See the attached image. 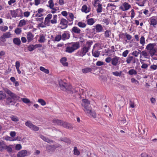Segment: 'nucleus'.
<instances>
[{
	"label": "nucleus",
	"mask_w": 157,
	"mask_h": 157,
	"mask_svg": "<svg viewBox=\"0 0 157 157\" xmlns=\"http://www.w3.org/2000/svg\"><path fill=\"white\" fill-rule=\"evenodd\" d=\"M70 35L68 33L64 32L62 35V39L63 40H65L69 38Z\"/></svg>",
	"instance_id": "5701e85b"
},
{
	"label": "nucleus",
	"mask_w": 157,
	"mask_h": 157,
	"mask_svg": "<svg viewBox=\"0 0 157 157\" xmlns=\"http://www.w3.org/2000/svg\"><path fill=\"white\" fill-rule=\"evenodd\" d=\"M45 40V36L43 34H41L40 36L39 41L40 43H44Z\"/></svg>",
	"instance_id": "e433bc0d"
},
{
	"label": "nucleus",
	"mask_w": 157,
	"mask_h": 157,
	"mask_svg": "<svg viewBox=\"0 0 157 157\" xmlns=\"http://www.w3.org/2000/svg\"><path fill=\"white\" fill-rule=\"evenodd\" d=\"M4 139L6 141H14L16 140V139H12L11 137L6 136L3 137Z\"/></svg>",
	"instance_id": "09e8293b"
},
{
	"label": "nucleus",
	"mask_w": 157,
	"mask_h": 157,
	"mask_svg": "<svg viewBox=\"0 0 157 157\" xmlns=\"http://www.w3.org/2000/svg\"><path fill=\"white\" fill-rule=\"evenodd\" d=\"M31 129L33 131H37L39 130V128L37 126L33 124Z\"/></svg>",
	"instance_id": "bf43d9fd"
},
{
	"label": "nucleus",
	"mask_w": 157,
	"mask_h": 157,
	"mask_svg": "<svg viewBox=\"0 0 157 157\" xmlns=\"http://www.w3.org/2000/svg\"><path fill=\"white\" fill-rule=\"evenodd\" d=\"M125 35L126 36V38L128 40H130L132 39V36L129 34H128L127 33H125Z\"/></svg>",
	"instance_id": "774afa93"
},
{
	"label": "nucleus",
	"mask_w": 157,
	"mask_h": 157,
	"mask_svg": "<svg viewBox=\"0 0 157 157\" xmlns=\"http://www.w3.org/2000/svg\"><path fill=\"white\" fill-rule=\"evenodd\" d=\"M3 90L5 93L12 98H8L6 99V103L8 105H14L15 104V102L13 101V98H16L17 96L7 88H4Z\"/></svg>",
	"instance_id": "20e7f679"
},
{
	"label": "nucleus",
	"mask_w": 157,
	"mask_h": 157,
	"mask_svg": "<svg viewBox=\"0 0 157 157\" xmlns=\"http://www.w3.org/2000/svg\"><path fill=\"white\" fill-rule=\"evenodd\" d=\"M6 144L3 141L0 142V151L2 152L5 150Z\"/></svg>",
	"instance_id": "aec40b11"
},
{
	"label": "nucleus",
	"mask_w": 157,
	"mask_h": 157,
	"mask_svg": "<svg viewBox=\"0 0 157 157\" xmlns=\"http://www.w3.org/2000/svg\"><path fill=\"white\" fill-rule=\"evenodd\" d=\"M21 100L25 103H28L30 102L29 100L27 98H21Z\"/></svg>",
	"instance_id": "052dcab7"
},
{
	"label": "nucleus",
	"mask_w": 157,
	"mask_h": 157,
	"mask_svg": "<svg viewBox=\"0 0 157 157\" xmlns=\"http://www.w3.org/2000/svg\"><path fill=\"white\" fill-rule=\"evenodd\" d=\"M61 126L68 129H71L73 128L72 124L63 121Z\"/></svg>",
	"instance_id": "a211bd4d"
},
{
	"label": "nucleus",
	"mask_w": 157,
	"mask_h": 157,
	"mask_svg": "<svg viewBox=\"0 0 157 157\" xmlns=\"http://www.w3.org/2000/svg\"><path fill=\"white\" fill-rule=\"evenodd\" d=\"M41 47V45L40 44H36L35 45L31 44L29 45L28 48V50L30 52L33 51L36 48L40 47Z\"/></svg>",
	"instance_id": "ddd939ff"
},
{
	"label": "nucleus",
	"mask_w": 157,
	"mask_h": 157,
	"mask_svg": "<svg viewBox=\"0 0 157 157\" xmlns=\"http://www.w3.org/2000/svg\"><path fill=\"white\" fill-rule=\"evenodd\" d=\"M40 137L43 140L51 144L53 143V141L52 140L49 139L48 138L42 135H40Z\"/></svg>",
	"instance_id": "412c9836"
},
{
	"label": "nucleus",
	"mask_w": 157,
	"mask_h": 157,
	"mask_svg": "<svg viewBox=\"0 0 157 157\" xmlns=\"http://www.w3.org/2000/svg\"><path fill=\"white\" fill-rule=\"evenodd\" d=\"M77 25L80 28H84L86 27V25L84 22L80 21L78 22Z\"/></svg>",
	"instance_id": "f704fd0d"
},
{
	"label": "nucleus",
	"mask_w": 157,
	"mask_h": 157,
	"mask_svg": "<svg viewBox=\"0 0 157 157\" xmlns=\"http://www.w3.org/2000/svg\"><path fill=\"white\" fill-rule=\"evenodd\" d=\"M16 2L15 0H10L8 2V4L9 5L12 6V4Z\"/></svg>",
	"instance_id": "69168bd1"
},
{
	"label": "nucleus",
	"mask_w": 157,
	"mask_h": 157,
	"mask_svg": "<svg viewBox=\"0 0 157 157\" xmlns=\"http://www.w3.org/2000/svg\"><path fill=\"white\" fill-rule=\"evenodd\" d=\"M131 7V6L127 2H124L120 7V8L123 11L127 10Z\"/></svg>",
	"instance_id": "f8f14e48"
},
{
	"label": "nucleus",
	"mask_w": 157,
	"mask_h": 157,
	"mask_svg": "<svg viewBox=\"0 0 157 157\" xmlns=\"http://www.w3.org/2000/svg\"><path fill=\"white\" fill-rule=\"evenodd\" d=\"M87 23L88 25H92L95 22V21L94 18H91L87 20Z\"/></svg>",
	"instance_id": "2f4dec72"
},
{
	"label": "nucleus",
	"mask_w": 157,
	"mask_h": 157,
	"mask_svg": "<svg viewBox=\"0 0 157 157\" xmlns=\"http://www.w3.org/2000/svg\"><path fill=\"white\" fill-rule=\"evenodd\" d=\"M81 10L82 12H84L86 13H88L90 11V9L88 8L87 6L85 5L82 6Z\"/></svg>",
	"instance_id": "b1692460"
},
{
	"label": "nucleus",
	"mask_w": 157,
	"mask_h": 157,
	"mask_svg": "<svg viewBox=\"0 0 157 157\" xmlns=\"http://www.w3.org/2000/svg\"><path fill=\"white\" fill-rule=\"evenodd\" d=\"M76 55L77 56L80 57H83L85 55L83 53L82 51H79L76 53Z\"/></svg>",
	"instance_id": "5fc2aeb1"
},
{
	"label": "nucleus",
	"mask_w": 157,
	"mask_h": 157,
	"mask_svg": "<svg viewBox=\"0 0 157 157\" xmlns=\"http://www.w3.org/2000/svg\"><path fill=\"white\" fill-rule=\"evenodd\" d=\"M12 145L7 146L6 145V147L5 150H7V151L8 152H11L12 151Z\"/></svg>",
	"instance_id": "4c0bfd02"
},
{
	"label": "nucleus",
	"mask_w": 157,
	"mask_h": 157,
	"mask_svg": "<svg viewBox=\"0 0 157 157\" xmlns=\"http://www.w3.org/2000/svg\"><path fill=\"white\" fill-rule=\"evenodd\" d=\"M10 117L11 120L14 122H17L19 121V118L16 116L12 115Z\"/></svg>",
	"instance_id": "ea45409f"
},
{
	"label": "nucleus",
	"mask_w": 157,
	"mask_h": 157,
	"mask_svg": "<svg viewBox=\"0 0 157 157\" xmlns=\"http://www.w3.org/2000/svg\"><path fill=\"white\" fill-rule=\"evenodd\" d=\"M86 114L89 116H91L93 118H95L96 117V114L94 112L92 111L91 108L90 109V111L89 113H85Z\"/></svg>",
	"instance_id": "393cba45"
},
{
	"label": "nucleus",
	"mask_w": 157,
	"mask_h": 157,
	"mask_svg": "<svg viewBox=\"0 0 157 157\" xmlns=\"http://www.w3.org/2000/svg\"><path fill=\"white\" fill-rule=\"evenodd\" d=\"M138 59L132 56H128L127 58L126 62L128 64H129L131 62L133 64L135 63L136 61H137Z\"/></svg>",
	"instance_id": "9b49d317"
},
{
	"label": "nucleus",
	"mask_w": 157,
	"mask_h": 157,
	"mask_svg": "<svg viewBox=\"0 0 157 157\" xmlns=\"http://www.w3.org/2000/svg\"><path fill=\"white\" fill-rule=\"evenodd\" d=\"M128 73L130 75H136L137 73L136 71L133 69H132L128 71Z\"/></svg>",
	"instance_id": "79ce46f5"
},
{
	"label": "nucleus",
	"mask_w": 157,
	"mask_h": 157,
	"mask_svg": "<svg viewBox=\"0 0 157 157\" xmlns=\"http://www.w3.org/2000/svg\"><path fill=\"white\" fill-rule=\"evenodd\" d=\"M145 39L144 36H141L140 39V43L143 46H144L145 45Z\"/></svg>",
	"instance_id": "37998d69"
},
{
	"label": "nucleus",
	"mask_w": 157,
	"mask_h": 157,
	"mask_svg": "<svg viewBox=\"0 0 157 157\" xmlns=\"http://www.w3.org/2000/svg\"><path fill=\"white\" fill-rule=\"evenodd\" d=\"M68 21L64 18L62 19L59 24V27L62 29H65L67 27Z\"/></svg>",
	"instance_id": "1a4fd4ad"
},
{
	"label": "nucleus",
	"mask_w": 157,
	"mask_h": 157,
	"mask_svg": "<svg viewBox=\"0 0 157 157\" xmlns=\"http://www.w3.org/2000/svg\"><path fill=\"white\" fill-rule=\"evenodd\" d=\"M83 53L85 55L86 53L88 52L89 49L87 48L86 47L84 46L83 48H82V50Z\"/></svg>",
	"instance_id": "de8ad7c7"
},
{
	"label": "nucleus",
	"mask_w": 157,
	"mask_h": 157,
	"mask_svg": "<svg viewBox=\"0 0 157 157\" xmlns=\"http://www.w3.org/2000/svg\"><path fill=\"white\" fill-rule=\"evenodd\" d=\"M97 33H100L102 32L103 28L102 25L99 24H98L94 26Z\"/></svg>",
	"instance_id": "2eb2a0df"
},
{
	"label": "nucleus",
	"mask_w": 157,
	"mask_h": 157,
	"mask_svg": "<svg viewBox=\"0 0 157 157\" xmlns=\"http://www.w3.org/2000/svg\"><path fill=\"white\" fill-rule=\"evenodd\" d=\"M129 51L128 50H126L124 52L122 53V56L124 57H126L127 56V55Z\"/></svg>",
	"instance_id": "338daca9"
},
{
	"label": "nucleus",
	"mask_w": 157,
	"mask_h": 157,
	"mask_svg": "<svg viewBox=\"0 0 157 157\" xmlns=\"http://www.w3.org/2000/svg\"><path fill=\"white\" fill-rule=\"evenodd\" d=\"M82 105L84 107L83 110L85 113H89L91 108L90 101L87 99L82 100Z\"/></svg>",
	"instance_id": "423d86ee"
},
{
	"label": "nucleus",
	"mask_w": 157,
	"mask_h": 157,
	"mask_svg": "<svg viewBox=\"0 0 157 157\" xmlns=\"http://www.w3.org/2000/svg\"><path fill=\"white\" fill-rule=\"evenodd\" d=\"M110 19L108 18H105L102 20V22H103V24L108 25L109 23Z\"/></svg>",
	"instance_id": "a18cd8bd"
},
{
	"label": "nucleus",
	"mask_w": 157,
	"mask_h": 157,
	"mask_svg": "<svg viewBox=\"0 0 157 157\" xmlns=\"http://www.w3.org/2000/svg\"><path fill=\"white\" fill-rule=\"evenodd\" d=\"M48 5H47L50 9H52L51 13H54L56 12V11L59 10V7H54V4L52 0H49L48 2Z\"/></svg>",
	"instance_id": "0eeeda50"
},
{
	"label": "nucleus",
	"mask_w": 157,
	"mask_h": 157,
	"mask_svg": "<svg viewBox=\"0 0 157 157\" xmlns=\"http://www.w3.org/2000/svg\"><path fill=\"white\" fill-rule=\"evenodd\" d=\"M150 25H151L155 26L157 24V17L154 16L150 18Z\"/></svg>",
	"instance_id": "4468645a"
},
{
	"label": "nucleus",
	"mask_w": 157,
	"mask_h": 157,
	"mask_svg": "<svg viewBox=\"0 0 157 157\" xmlns=\"http://www.w3.org/2000/svg\"><path fill=\"white\" fill-rule=\"evenodd\" d=\"M24 16L25 17H28L30 14V13L28 11L25 12L24 13Z\"/></svg>",
	"instance_id": "680f3d73"
},
{
	"label": "nucleus",
	"mask_w": 157,
	"mask_h": 157,
	"mask_svg": "<svg viewBox=\"0 0 157 157\" xmlns=\"http://www.w3.org/2000/svg\"><path fill=\"white\" fill-rule=\"evenodd\" d=\"M62 39L61 35H58L56 36L55 37L54 40L56 41H59Z\"/></svg>",
	"instance_id": "603ef678"
},
{
	"label": "nucleus",
	"mask_w": 157,
	"mask_h": 157,
	"mask_svg": "<svg viewBox=\"0 0 157 157\" xmlns=\"http://www.w3.org/2000/svg\"><path fill=\"white\" fill-rule=\"evenodd\" d=\"M61 90L64 91H67L70 93L72 94L75 93L76 95H78V97H80V94L83 92L82 89L76 87L74 88H72L71 85L67 86V83L65 82L64 84L60 86Z\"/></svg>",
	"instance_id": "f257e3e1"
},
{
	"label": "nucleus",
	"mask_w": 157,
	"mask_h": 157,
	"mask_svg": "<svg viewBox=\"0 0 157 157\" xmlns=\"http://www.w3.org/2000/svg\"><path fill=\"white\" fill-rule=\"evenodd\" d=\"M6 97V94L3 91H0V100L4 99Z\"/></svg>",
	"instance_id": "c9c22d12"
},
{
	"label": "nucleus",
	"mask_w": 157,
	"mask_h": 157,
	"mask_svg": "<svg viewBox=\"0 0 157 157\" xmlns=\"http://www.w3.org/2000/svg\"><path fill=\"white\" fill-rule=\"evenodd\" d=\"M120 63V58L118 57L115 56L112 58L111 64L113 66H118Z\"/></svg>",
	"instance_id": "9d476101"
},
{
	"label": "nucleus",
	"mask_w": 157,
	"mask_h": 157,
	"mask_svg": "<svg viewBox=\"0 0 157 157\" xmlns=\"http://www.w3.org/2000/svg\"><path fill=\"white\" fill-rule=\"evenodd\" d=\"M150 69L152 70H155L157 69V65L153 64L151 65L150 67Z\"/></svg>",
	"instance_id": "0e129e2a"
},
{
	"label": "nucleus",
	"mask_w": 157,
	"mask_h": 157,
	"mask_svg": "<svg viewBox=\"0 0 157 157\" xmlns=\"http://www.w3.org/2000/svg\"><path fill=\"white\" fill-rule=\"evenodd\" d=\"M40 70L46 74H48L49 72V71L48 69H47L42 66L40 67Z\"/></svg>",
	"instance_id": "c03bdc74"
},
{
	"label": "nucleus",
	"mask_w": 157,
	"mask_h": 157,
	"mask_svg": "<svg viewBox=\"0 0 157 157\" xmlns=\"http://www.w3.org/2000/svg\"><path fill=\"white\" fill-rule=\"evenodd\" d=\"M34 35L30 32L27 33V38L28 42H30L33 39Z\"/></svg>",
	"instance_id": "dca6fc26"
},
{
	"label": "nucleus",
	"mask_w": 157,
	"mask_h": 157,
	"mask_svg": "<svg viewBox=\"0 0 157 157\" xmlns=\"http://www.w3.org/2000/svg\"><path fill=\"white\" fill-rule=\"evenodd\" d=\"M22 148V146L21 144H17L16 145L15 149L17 150H19Z\"/></svg>",
	"instance_id": "e2e57ef3"
},
{
	"label": "nucleus",
	"mask_w": 157,
	"mask_h": 157,
	"mask_svg": "<svg viewBox=\"0 0 157 157\" xmlns=\"http://www.w3.org/2000/svg\"><path fill=\"white\" fill-rule=\"evenodd\" d=\"M8 29V27L6 26H2L0 27V30L4 32H5Z\"/></svg>",
	"instance_id": "864d4df0"
},
{
	"label": "nucleus",
	"mask_w": 157,
	"mask_h": 157,
	"mask_svg": "<svg viewBox=\"0 0 157 157\" xmlns=\"http://www.w3.org/2000/svg\"><path fill=\"white\" fill-rule=\"evenodd\" d=\"M20 10L21 12H22V10H19L18 9H17L16 10H11V14L12 16L13 17H15L17 16V13L16 12V11Z\"/></svg>",
	"instance_id": "cd10ccee"
},
{
	"label": "nucleus",
	"mask_w": 157,
	"mask_h": 157,
	"mask_svg": "<svg viewBox=\"0 0 157 157\" xmlns=\"http://www.w3.org/2000/svg\"><path fill=\"white\" fill-rule=\"evenodd\" d=\"M98 8L97 9V11L98 13H100L102 12V7L101 4L97 6Z\"/></svg>",
	"instance_id": "6e6d98bb"
},
{
	"label": "nucleus",
	"mask_w": 157,
	"mask_h": 157,
	"mask_svg": "<svg viewBox=\"0 0 157 157\" xmlns=\"http://www.w3.org/2000/svg\"><path fill=\"white\" fill-rule=\"evenodd\" d=\"M71 32L73 33L79 34L81 32V30L78 27L74 26L71 29Z\"/></svg>",
	"instance_id": "6ab92c4d"
},
{
	"label": "nucleus",
	"mask_w": 157,
	"mask_h": 157,
	"mask_svg": "<svg viewBox=\"0 0 157 157\" xmlns=\"http://www.w3.org/2000/svg\"><path fill=\"white\" fill-rule=\"evenodd\" d=\"M110 32L108 30H106L105 33V36L106 38L109 37L110 34Z\"/></svg>",
	"instance_id": "4d7b16f0"
},
{
	"label": "nucleus",
	"mask_w": 157,
	"mask_h": 157,
	"mask_svg": "<svg viewBox=\"0 0 157 157\" xmlns=\"http://www.w3.org/2000/svg\"><path fill=\"white\" fill-rule=\"evenodd\" d=\"M25 124L26 126L29 127L30 129L32 127V126L33 125V124L32 123V122L29 121L26 122H25Z\"/></svg>",
	"instance_id": "8fccbe9b"
},
{
	"label": "nucleus",
	"mask_w": 157,
	"mask_h": 157,
	"mask_svg": "<svg viewBox=\"0 0 157 157\" xmlns=\"http://www.w3.org/2000/svg\"><path fill=\"white\" fill-rule=\"evenodd\" d=\"M12 35L10 32H7L3 34L1 37V38L3 39H5L6 38H8L12 37Z\"/></svg>",
	"instance_id": "f3484780"
},
{
	"label": "nucleus",
	"mask_w": 157,
	"mask_h": 157,
	"mask_svg": "<svg viewBox=\"0 0 157 157\" xmlns=\"http://www.w3.org/2000/svg\"><path fill=\"white\" fill-rule=\"evenodd\" d=\"M30 154L29 152L23 150L19 151L17 154V157H24Z\"/></svg>",
	"instance_id": "6e6552de"
},
{
	"label": "nucleus",
	"mask_w": 157,
	"mask_h": 157,
	"mask_svg": "<svg viewBox=\"0 0 157 157\" xmlns=\"http://www.w3.org/2000/svg\"><path fill=\"white\" fill-rule=\"evenodd\" d=\"M93 44V42L91 40H89L87 41L86 42V44L85 46L87 48H88L89 50L90 48Z\"/></svg>",
	"instance_id": "72a5a7b5"
},
{
	"label": "nucleus",
	"mask_w": 157,
	"mask_h": 157,
	"mask_svg": "<svg viewBox=\"0 0 157 157\" xmlns=\"http://www.w3.org/2000/svg\"><path fill=\"white\" fill-rule=\"evenodd\" d=\"M28 21L24 19L21 20L19 22L18 25V26L21 27L27 24Z\"/></svg>",
	"instance_id": "4be33fe9"
},
{
	"label": "nucleus",
	"mask_w": 157,
	"mask_h": 157,
	"mask_svg": "<svg viewBox=\"0 0 157 157\" xmlns=\"http://www.w3.org/2000/svg\"><path fill=\"white\" fill-rule=\"evenodd\" d=\"M63 121L57 119H54L53 120V122L55 124L61 126Z\"/></svg>",
	"instance_id": "bb28decb"
},
{
	"label": "nucleus",
	"mask_w": 157,
	"mask_h": 157,
	"mask_svg": "<svg viewBox=\"0 0 157 157\" xmlns=\"http://www.w3.org/2000/svg\"><path fill=\"white\" fill-rule=\"evenodd\" d=\"M22 30L20 28H17L15 30V33L17 34H19L21 33Z\"/></svg>",
	"instance_id": "13d9d810"
},
{
	"label": "nucleus",
	"mask_w": 157,
	"mask_h": 157,
	"mask_svg": "<svg viewBox=\"0 0 157 157\" xmlns=\"http://www.w3.org/2000/svg\"><path fill=\"white\" fill-rule=\"evenodd\" d=\"M101 0H94V3L93 4L94 6L95 7H96L99 5H101V4H100V2Z\"/></svg>",
	"instance_id": "3c124183"
},
{
	"label": "nucleus",
	"mask_w": 157,
	"mask_h": 157,
	"mask_svg": "<svg viewBox=\"0 0 157 157\" xmlns=\"http://www.w3.org/2000/svg\"><path fill=\"white\" fill-rule=\"evenodd\" d=\"M73 151L74 154L75 155H78L80 154V152L78 149L77 147H74Z\"/></svg>",
	"instance_id": "58836bf2"
},
{
	"label": "nucleus",
	"mask_w": 157,
	"mask_h": 157,
	"mask_svg": "<svg viewBox=\"0 0 157 157\" xmlns=\"http://www.w3.org/2000/svg\"><path fill=\"white\" fill-rule=\"evenodd\" d=\"M92 54L93 56L95 57H98L100 55V52L97 51H94L93 50Z\"/></svg>",
	"instance_id": "a19ab883"
},
{
	"label": "nucleus",
	"mask_w": 157,
	"mask_h": 157,
	"mask_svg": "<svg viewBox=\"0 0 157 157\" xmlns=\"http://www.w3.org/2000/svg\"><path fill=\"white\" fill-rule=\"evenodd\" d=\"M52 15L51 13L48 14L45 18L44 24L47 26L50 25L51 23L52 24H56L57 23V15H54L52 19Z\"/></svg>",
	"instance_id": "f03ea898"
},
{
	"label": "nucleus",
	"mask_w": 157,
	"mask_h": 157,
	"mask_svg": "<svg viewBox=\"0 0 157 157\" xmlns=\"http://www.w3.org/2000/svg\"><path fill=\"white\" fill-rule=\"evenodd\" d=\"M79 47L80 45L78 42H72L68 44L66 48L65 51L69 53H71Z\"/></svg>",
	"instance_id": "39448f33"
},
{
	"label": "nucleus",
	"mask_w": 157,
	"mask_h": 157,
	"mask_svg": "<svg viewBox=\"0 0 157 157\" xmlns=\"http://www.w3.org/2000/svg\"><path fill=\"white\" fill-rule=\"evenodd\" d=\"M122 71H116L112 72V74L114 76L117 77H121L122 75Z\"/></svg>",
	"instance_id": "473e14b6"
},
{
	"label": "nucleus",
	"mask_w": 157,
	"mask_h": 157,
	"mask_svg": "<svg viewBox=\"0 0 157 157\" xmlns=\"http://www.w3.org/2000/svg\"><path fill=\"white\" fill-rule=\"evenodd\" d=\"M13 43L16 45H19L21 43L20 39L18 38H15L13 39Z\"/></svg>",
	"instance_id": "a878e982"
},
{
	"label": "nucleus",
	"mask_w": 157,
	"mask_h": 157,
	"mask_svg": "<svg viewBox=\"0 0 157 157\" xmlns=\"http://www.w3.org/2000/svg\"><path fill=\"white\" fill-rule=\"evenodd\" d=\"M141 55L145 58H148L149 55L146 51H143L141 52Z\"/></svg>",
	"instance_id": "c756f323"
},
{
	"label": "nucleus",
	"mask_w": 157,
	"mask_h": 157,
	"mask_svg": "<svg viewBox=\"0 0 157 157\" xmlns=\"http://www.w3.org/2000/svg\"><path fill=\"white\" fill-rule=\"evenodd\" d=\"M38 102L42 106H44L46 105V102L44 100L42 99H39L38 100Z\"/></svg>",
	"instance_id": "49530a36"
},
{
	"label": "nucleus",
	"mask_w": 157,
	"mask_h": 157,
	"mask_svg": "<svg viewBox=\"0 0 157 157\" xmlns=\"http://www.w3.org/2000/svg\"><path fill=\"white\" fill-rule=\"evenodd\" d=\"M92 71V69L90 67H86L82 69V72L84 73H86L91 72Z\"/></svg>",
	"instance_id": "7c9ffc66"
},
{
	"label": "nucleus",
	"mask_w": 157,
	"mask_h": 157,
	"mask_svg": "<svg viewBox=\"0 0 157 157\" xmlns=\"http://www.w3.org/2000/svg\"><path fill=\"white\" fill-rule=\"evenodd\" d=\"M67 59L65 57L62 58L60 60V62L64 66H67L68 65V63L66 62Z\"/></svg>",
	"instance_id": "c85d7f7f"
},
{
	"label": "nucleus",
	"mask_w": 157,
	"mask_h": 157,
	"mask_svg": "<svg viewBox=\"0 0 157 157\" xmlns=\"http://www.w3.org/2000/svg\"><path fill=\"white\" fill-rule=\"evenodd\" d=\"M156 44L155 43H150L147 45L146 49L148 51L149 54L153 59L157 60V49L154 48Z\"/></svg>",
	"instance_id": "7ed1b4c3"
}]
</instances>
